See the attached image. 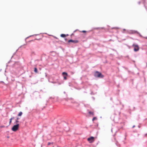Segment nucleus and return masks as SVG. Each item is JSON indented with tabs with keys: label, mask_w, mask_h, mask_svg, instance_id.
I'll list each match as a JSON object with an SVG mask.
<instances>
[{
	"label": "nucleus",
	"mask_w": 147,
	"mask_h": 147,
	"mask_svg": "<svg viewBox=\"0 0 147 147\" xmlns=\"http://www.w3.org/2000/svg\"><path fill=\"white\" fill-rule=\"evenodd\" d=\"M86 32V31H85V30H83L82 31V32H83V33H85Z\"/></svg>",
	"instance_id": "ddd939ff"
},
{
	"label": "nucleus",
	"mask_w": 147,
	"mask_h": 147,
	"mask_svg": "<svg viewBox=\"0 0 147 147\" xmlns=\"http://www.w3.org/2000/svg\"><path fill=\"white\" fill-rule=\"evenodd\" d=\"M12 118H11L10 119V121H9V124H10L11 123V121H12Z\"/></svg>",
	"instance_id": "f8f14e48"
},
{
	"label": "nucleus",
	"mask_w": 147,
	"mask_h": 147,
	"mask_svg": "<svg viewBox=\"0 0 147 147\" xmlns=\"http://www.w3.org/2000/svg\"><path fill=\"white\" fill-rule=\"evenodd\" d=\"M88 141L90 143L93 142L94 141V138L92 136L90 138H89L87 139Z\"/></svg>",
	"instance_id": "20e7f679"
},
{
	"label": "nucleus",
	"mask_w": 147,
	"mask_h": 147,
	"mask_svg": "<svg viewBox=\"0 0 147 147\" xmlns=\"http://www.w3.org/2000/svg\"><path fill=\"white\" fill-rule=\"evenodd\" d=\"M89 113L90 115H92V116L94 115V112H93L90 111L89 112Z\"/></svg>",
	"instance_id": "423d86ee"
},
{
	"label": "nucleus",
	"mask_w": 147,
	"mask_h": 147,
	"mask_svg": "<svg viewBox=\"0 0 147 147\" xmlns=\"http://www.w3.org/2000/svg\"><path fill=\"white\" fill-rule=\"evenodd\" d=\"M19 127V124H18L16 125H14L12 127L11 129L13 131H16L18 130Z\"/></svg>",
	"instance_id": "f03ea898"
},
{
	"label": "nucleus",
	"mask_w": 147,
	"mask_h": 147,
	"mask_svg": "<svg viewBox=\"0 0 147 147\" xmlns=\"http://www.w3.org/2000/svg\"><path fill=\"white\" fill-rule=\"evenodd\" d=\"M125 30H125V29H123V31H125Z\"/></svg>",
	"instance_id": "a211bd4d"
},
{
	"label": "nucleus",
	"mask_w": 147,
	"mask_h": 147,
	"mask_svg": "<svg viewBox=\"0 0 147 147\" xmlns=\"http://www.w3.org/2000/svg\"><path fill=\"white\" fill-rule=\"evenodd\" d=\"M65 76H67V74L66 72H65V80H66L67 79L66 77Z\"/></svg>",
	"instance_id": "1a4fd4ad"
},
{
	"label": "nucleus",
	"mask_w": 147,
	"mask_h": 147,
	"mask_svg": "<svg viewBox=\"0 0 147 147\" xmlns=\"http://www.w3.org/2000/svg\"><path fill=\"white\" fill-rule=\"evenodd\" d=\"M19 119V118H17L16 120H18Z\"/></svg>",
	"instance_id": "6ab92c4d"
},
{
	"label": "nucleus",
	"mask_w": 147,
	"mask_h": 147,
	"mask_svg": "<svg viewBox=\"0 0 147 147\" xmlns=\"http://www.w3.org/2000/svg\"><path fill=\"white\" fill-rule=\"evenodd\" d=\"M7 138H9V136H7Z\"/></svg>",
	"instance_id": "4be33fe9"
},
{
	"label": "nucleus",
	"mask_w": 147,
	"mask_h": 147,
	"mask_svg": "<svg viewBox=\"0 0 147 147\" xmlns=\"http://www.w3.org/2000/svg\"><path fill=\"white\" fill-rule=\"evenodd\" d=\"M94 76L96 77L100 78H103L104 77V76L101 73L97 71L95 72Z\"/></svg>",
	"instance_id": "f257e3e1"
},
{
	"label": "nucleus",
	"mask_w": 147,
	"mask_h": 147,
	"mask_svg": "<svg viewBox=\"0 0 147 147\" xmlns=\"http://www.w3.org/2000/svg\"><path fill=\"white\" fill-rule=\"evenodd\" d=\"M64 74H65L64 72H63L62 73V74L63 75H64Z\"/></svg>",
	"instance_id": "f3484780"
},
{
	"label": "nucleus",
	"mask_w": 147,
	"mask_h": 147,
	"mask_svg": "<svg viewBox=\"0 0 147 147\" xmlns=\"http://www.w3.org/2000/svg\"><path fill=\"white\" fill-rule=\"evenodd\" d=\"M78 41L77 40H68V42H72L74 43H77L78 42Z\"/></svg>",
	"instance_id": "39448f33"
},
{
	"label": "nucleus",
	"mask_w": 147,
	"mask_h": 147,
	"mask_svg": "<svg viewBox=\"0 0 147 147\" xmlns=\"http://www.w3.org/2000/svg\"><path fill=\"white\" fill-rule=\"evenodd\" d=\"M0 127L1 128H3V127H5L4 126H1Z\"/></svg>",
	"instance_id": "2eb2a0df"
},
{
	"label": "nucleus",
	"mask_w": 147,
	"mask_h": 147,
	"mask_svg": "<svg viewBox=\"0 0 147 147\" xmlns=\"http://www.w3.org/2000/svg\"><path fill=\"white\" fill-rule=\"evenodd\" d=\"M34 71L36 73H38L37 69L36 67L34 68Z\"/></svg>",
	"instance_id": "6e6552de"
},
{
	"label": "nucleus",
	"mask_w": 147,
	"mask_h": 147,
	"mask_svg": "<svg viewBox=\"0 0 147 147\" xmlns=\"http://www.w3.org/2000/svg\"><path fill=\"white\" fill-rule=\"evenodd\" d=\"M14 117H12L11 118H12V119H14Z\"/></svg>",
	"instance_id": "aec40b11"
},
{
	"label": "nucleus",
	"mask_w": 147,
	"mask_h": 147,
	"mask_svg": "<svg viewBox=\"0 0 147 147\" xmlns=\"http://www.w3.org/2000/svg\"><path fill=\"white\" fill-rule=\"evenodd\" d=\"M22 114V112H20L18 114V116H21Z\"/></svg>",
	"instance_id": "0eeeda50"
},
{
	"label": "nucleus",
	"mask_w": 147,
	"mask_h": 147,
	"mask_svg": "<svg viewBox=\"0 0 147 147\" xmlns=\"http://www.w3.org/2000/svg\"><path fill=\"white\" fill-rule=\"evenodd\" d=\"M96 119H97V118L96 117H94L93 118L92 120L93 121L95 120Z\"/></svg>",
	"instance_id": "9d476101"
},
{
	"label": "nucleus",
	"mask_w": 147,
	"mask_h": 147,
	"mask_svg": "<svg viewBox=\"0 0 147 147\" xmlns=\"http://www.w3.org/2000/svg\"><path fill=\"white\" fill-rule=\"evenodd\" d=\"M16 123H18L19 122V121H18V120H17L16 119Z\"/></svg>",
	"instance_id": "4468645a"
},
{
	"label": "nucleus",
	"mask_w": 147,
	"mask_h": 147,
	"mask_svg": "<svg viewBox=\"0 0 147 147\" xmlns=\"http://www.w3.org/2000/svg\"><path fill=\"white\" fill-rule=\"evenodd\" d=\"M135 125H134L133 126V128H134V127H135Z\"/></svg>",
	"instance_id": "412c9836"
},
{
	"label": "nucleus",
	"mask_w": 147,
	"mask_h": 147,
	"mask_svg": "<svg viewBox=\"0 0 147 147\" xmlns=\"http://www.w3.org/2000/svg\"><path fill=\"white\" fill-rule=\"evenodd\" d=\"M51 144V143L50 142H49L48 143V145H50Z\"/></svg>",
	"instance_id": "dca6fc26"
},
{
	"label": "nucleus",
	"mask_w": 147,
	"mask_h": 147,
	"mask_svg": "<svg viewBox=\"0 0 147 147\" xmlns=\"http://www.w3.org/2000/svg\"><path fill=\"white\" fill-rule=\"evenodd\" d=\"M61 36L62 37H64V34H61Z\"/></svg>",
	"instance_id": "9b49d317"
},
{
	"label": "nucleus",
	"mask_w": 147,
	"mask_h": 147,
	"mask_svg": "<svg viewBox=\"0 0 147 147\" xmlns=\"http://www.w3.org/2000/svg\"><path fill=\"white\" fill-rule=\"evenodd\" d=\"M133 46L134 47V50L136 52L139 50V48L138 45L134 44L133 45Z\"/></svg>",
	"instance_id": "7ed1b4c3"
}]
</instances>
